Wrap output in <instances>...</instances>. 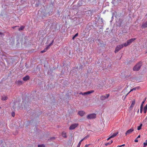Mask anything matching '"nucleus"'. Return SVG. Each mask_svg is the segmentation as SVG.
Instances as JSON below:
<instances>
[{
  "label": "nucleus",
  "instance_id": "nucleus-5",
  "mask_svg": "<svg viewBox=\"0 0 147 147\" xmlns=\"http://www.w3.org/2000/svg\"><path fill=\"white\" fill-rule=\"evenodd\" d=\"M96 114L95 113H93L88 115L87 116V118L88 119H92L95 118Z\"/></svg>",
  "mask_w": 147,
  "mask_h": 147
},
{
  "label": "nucleus",
  "instance_id": "nucleus-1",
  "mask_svg": "<svg viewBox=\"0 0 147 147\" xmlns=\"http://www.w3.org/2000/svg\"><path fill=\"white\" fill-rule=\"evenodd\" d=\"M142 65V63L140 61L138 63L133 67V70L134 71H138Z\"/></svg>",
  "mask_w": 147,
  "mask_h": 147
},
{
  "label": "nucleus",
  "instance_id": "nucleus-44",
  "mask_svg": "<svg viewBox=\"0 0 147 147\" xmlns=\"http://www.w3.org/2000/svg\"><path fill=\"white\" fill-rule=\"evenodd\" d=\"M144 101H143L142 102V104H144Z\"/></svg>",
  "mask_w": 147,
  "mask_h": 147
},
{
  "label": "nucleus",
  "instance_id": "nucleus-12",
  "mask_svg": "<svg viewBox=\"0 0 147 147\" xmlns=\"http://www.w3.org/2000/svg\"><path fill=\"white\" fill-rule=\"evenodd\" d=\"M16 83L18 85H20L22 84L23 82L21 81L18 80L16 82Z\"/></svg>",
  "mask_w": 147,
  "mask_h": 147
},
{
  "label": "nucleus",
  "instance_id": "nucleus-4",
  "mask_svg": "<svg viewBox=\"0 0 147 147\" xmlns=\"http://www.w3.org/2000/svg\"><path fill=\"white\" fill-rule=\"evenodd\" d=\"M79 124L78 123H75L72 124L69 127V129L70 130H72L75 129L77 127Z\"/></svg>",
  "mask_w": 147,
  "mask_h": 147
},
{
  "label": "nucleus",
  "instance_id": "nucleus-33",
  "mask_svg": "<svg viewBox=\"0 0 147 147\" xmlns=\"http://www.w3.org/2000/svg\"><path fill=\"white\" fill-rule=\"evenodd\" d=\"M134 141L135 142H138V138H136L135 140Z\"/></svg>",
  "mask_w": 147,
  "mask_h": 147
},
{
  "label": "nucleus",
  "instance_id": "nucleus-26",
  "mask_svg": "<svg viewBox=\"0 0 147 147\" xmlns=\"http://www.w3.org/2000/svg\"><path fill=\"white\" fill-rule=\"evenodd\" d=\"M84 140V139H82L79 142L78 145L80 146L82 142Z\"/></svg>",
  "mask_w": 147,
  "mask_h": 147
},
{
  "label": "nucleus",
  "instance_id": "nucleus-37",
  "mask_svg": "<svg viewBox=\"0 0 147 147\" xmlns=\"http://www.w3.org/2000/svg\"><path fill=\"white\" fill-rule=\"evenodd\" d=\"M142 109H143V108H140V112L141 113H142Z\"/></svg>",
  "mask_w": 147,
  "mask_h": 147
},
{
  "label": "nucleus",
  "instance_id": "nucleus-39",
  "mask_svg": "<svg viewBox=\"0 0 147 147\" xmlns=\"http://www.w3.org/2000/svg\"><path fill=\"white\" fill-rule=\"evenodd\" d=\"M87 94L86 92H84L83 93V95H85Z\"/></svg>",
  "mask_w": 147,
  "mask_h": 147
},
{
  "label": "nucleus",
  "instance_id": "nucleus-10",
  "mask_svg": "<svg viewBox=\"0 0 147 147\" xmlns=\"http://www.w3.org/2000/svg\"><path fill=\"white\" fill-rule=\"evenodd\" d=\"M62 136L64 138H66L67 137V134L65 131H63L61 133Z\"/></svg>",
  "mask_w": 147,
  "mask_h": 147
},
{
  "label": "nucleus",
  "instance_id": "nucleus-17",
  "mask_svg": "<svg viewBox=\"0 0 147 147\" xmlns=\"http://www.w3.org/2000/svg\"><path fill=\"white\" fill-rule=\"evenodd\" d=\"M135 104V100L132 101L131 104L130 106V108H132Z\"/></svg>",
  "mask_w": 147,
  "mask_h": 147
},
{
  "label": "nucleus",
  "instance_id": "nucleus-8",
  "mask_svg": "<svg viewBox=\"0 0 147 147\" xmlns=\"http://www.w3.org/2000/svg\"><path fill=\"white\" fill-rule=\"evenodd\" d=\"M141 27L142 28H147V21L143 23Z\"/></svg>",
  "mask_w": 147,
  "mask_h": 147
},
{
  "label": "nucleus",
  "instance_id": "nucleus-18",
  "mask_svg": "<svg viewBox=\"0 0 147 147\" xmlns=\"http://www.w3.org/2000/svg\"><path fill=\"white\" fill-rule=\"evenodd\" d=\"M53 40H52L51 42L49 45L47 46V48H46L47 50L49 48V47L50 46H51L53 44Z\"/></svg>",
  "mask_w": 147,
  "mask_h": 147
},
{
  "label": "nucleus",
  "instance_id": "nucleus-48",
  "mask_svg": "<svg viewBox=\"0 0 147 147\" xmlns=\"http://www.w3.org/2000/svg\"><path fill=\"white\" fill-rule=\"evenodd\" d=\"M1 107H0V109H1Z\"/></svg>",
  "mask_w": 147,
  "mask_h": 147
},
{
  "label": "nucleus",
  "instance_id": "nucleus-6",
  "mask_svg": "<svg viewBox=\"0 0 147 147\" xmlns=\"http://www.w3.org/2000/svg\"><path fill=\"white\" fill-rule=\"evenodd\" d=\"M134 129L133 128H131V129H128L125 133V135L127 136L128 135L131 134L133 131Z\"/></svg>",
  "mask_w": 147,
  "mask_h": 147
},
{
  "label": "nucleus",
  "instance_id": "nucleus-16",
  "mask_svg": "<svg viewBox=\"0 0 147 147\" xmlns=\"http://www.w3.org/2000/svg\"><path fill=\"white\" fill-rule=\"evenodd\" d=\"M25 27L24 26H22L20 28L18 29V30L19 31L22 30Z\"/></svg>",
  "mask_w": 147,
  "mask_h": 147
},
{
  "label": "nucleus",
  "instance_id": "nucleus-42",
  "mask_svg": "<svg viewBox=\"0 0 147 147\" xmlns=\"http://www.w3.org/2000/svg\"><path fill=\"white\" fill-rule=\"evenodd\" d=\"M140 135H139L137 138H140Z\"/></svg>",
  "mask_w": 147,
  "mask_h": 147
},
{
  "label": "nucleus",
  "instance_id": "nucleus-22",
  "mask_svg": "<svg viewBox=\"0 0 147 147\" xmlns=\"http://www.w3.org/2000/svg\"><path fill=\"white\" fill-rule=\"evenodd\" d=\"M94 90H91V91H88L87 92H86V93H87V94H91V93H92L93 92H94Z\"/></svg>",
  "mask_w": 147,
  "mask_h": 147
},
{
  "label": "nucleus",
  "instance_id": "nucleus-23",
  "mask_svg": "<svg viewBox=\"0 0 147 147\" xmlns=\"http://www.w3.org/2000/svg\"><path fill=\"white\" fill-rule=\"evenodd\" d=\"M7 99V96H6L3 97L2 98V99L3 100H6Z\"/></svg>",
  "mask_w": 147,
  "mask_h": 147
},
{
  "label": "nucleus",
  "instance_id": "nucleus-28",
  "mask_svg": "<svg viewBox=\"0 0 147 147\" xmlns=\"http://www.w3.org/2000/svg\"><path fill=\"white\" fill-rule=\"evenodd\" d=\"M144 112L145 113H146V112L147 110V107H144Z\"/></svg>",
  "mask_w": 147,
  "mask_h": 147
},
{
  "label": "nucleus",
  "instance_id": "nucleus-31",
  "mask_svg": "<svg viewBox=\"0 0 147 147\" xmlns=\"http://www.w3.org/2000/svg\"><path fill=\"white\" fill-rule=\"evenodd\" d=\"M89 137V136H87L84 137V138H83L82 139H84V140L85 139H87Z\"/></svg>",
  "mask_w": 147,
  "mask_h": 147
},
{
  "label": "nucleus",
  "instance_id": "nucleus-19",
  "mask_svg": "<svg viewBox=\"0 0 147 147\" xmlns=\"http://www.w3.org/2000/svg\"><path fill=\"white\" fill-rule=\"evenodd\" d=\"M113 142V141L112 140L110 141L109 142L105 143V145L106 146H107L108 145H110Z\"/></svg>",
  "mask_w": 147,
  "mask_h": 147
},
{
  "label": "nucleus",
  "instance_id": "nucleus-45",
  "mask_svg": "<svg viewBox=\"0 0 147 147\" xmlns=\"http://www.w3.org/2000/svg\"><path fill=\"white\" fill-rule=\"evenodd\" d=\"M146 98H145L144 99V100H143V101H144V102H145V101H146Z\"/></svg>",
  "mask_w": 147,
  "mask_h": 147
},
{
  "label": "nucleus",
  "instance_id": "nucleus-20",
  "mask_svg": "<svg viewBox=\"0 0 147 147\" xmlns=\"http://www.w3.org/2000/svg\"><path fill=\"white\" fill-rule=\"evenodd\" d=\"M55 137H52L50 138L49 139H48V141H50L51 140L52 141L55 140Z\"/></svg>",
  "mask_w": 147,
  "mask_h": 147
},
{
  "label": "nucleus",
  "instance_id": "nucleus-21",
  "mask_svg": "<svg viewBox=\"0 0 147 147\" xmlns=\"http://www.w3.org/2000/svg\"><path fill=\"white\" fill-rule=\"evenodd\" d=\"M136 89V88H134L132 89L130 91L126 94V96L124 98H125V97L131 91H133L134 90H135Z\"/></svg>",
  "mask_w": 147,
  "mask_h": 147
},
{
  "label": "nucleus",
  "instance_id": "nucleus-35",
  "mask_svg": "<svg viewBox=\"0 0 147 147\" xmlns=\"http://www.w3.org/2000/svg\"><path fill=\"white\" fill-rule=\"evenodd\" d=\"M125 144H123L122 145H120V146H119L120 147H121L122 146H125Z\"/></svg>",
  "mask_w": 147,
  "mask_h": 147
},
{
  "label": "nucleus",
  "instance_id": "nucleus-34",
  "mask_svg": "<svg viewBox=\"0 0 147 147\" xmlns=\"http://www.w3.org/2000/svg\"><path fill=\"white\" fill-rule=\"evenodd\" d=\"M90 144H86L84 147H88L90 145Z\"/></svg>",
  "mask_w": 147,
  "mask_h": 147
},
{
  "label": "nucleus",
  "instance_id": "nucleus-36",
  "mask_svg": "<svg viewBox=\"0 0 147 147\" xmlns=\"http://www.w3.org/2000/svg\"><path fill=\"white\" fill-rule=\"evenodd\" d=\"M18 26H14L12 27V28L13 29H15L16 28L18 27Z\"/></svg>",
  "mask_w": 147,
  "mask_h": 147
},
{
  "label": "nucleus",
  "instance_id": "nucleus-7",
  "mask_svg": "<svg viewBox=\"0 0 147 147\" xmlns=\"http://www.w3.org/2000/svg\"><path fill=\"white\" fill-rule=\"evenodd\" d=\"M109 96V94H106V96H102L100 97V99L101 100H105L106 98H108Z\"/></svg>",
  "mask_w": 147,
  "mask_h": 147
},
{
  "label": "nucleus",
  "instance_id": "nucleus-15",
  "mask_svg": "<svg viewBox=\"0 0 147 147\" xmlns=\"http://www.w3.org/2000/svg\"><path fill=\"white\" fill-rule=\"evenodd\" d=\"M118 132L114 133L112 135L110 136V138H113L116 136L117 134H118Z\"/></svg>",
  "mask_w": 147,
  "mask_h": 147
},
{
  "label": "nucleus",
  "instance_id": "nucleus-3",
  "mask_svg": "<svg viewBox=\"0 0 147 147\" xmlns=\"http://www.w3.org/2000/svg\"><path fill=\"white\" fill-rule=\"evenodd\" d=\"M124 45L123 44H121L119 45L116 47L115 48V52L116 53L118 52L121 49H122L124 47Z\"/></svg>",
  "mask_w": 147,
  "mask_h": 147
},
{
  "label": "nucleus",
  "instance_id": "nucleus-27",
  "mask_svg": "<svg viewBox=\"0 0 147 147\" xmlns=\"http://www.w3.org/2000/svg\"><path fill=\"white\" fill-rule=\"evenodd\" d=\"M147 146V140H146L145 142L144 143V147H146Z\"/></svg>",
  "mask_w": 147,
  "mask_h": 147
},
{
  "label": "nucleus",
  "instance_id": "nucleus-25",
  "mask_svg": "<svg viewBox=\"0 0 147 147\" xmlns=\"http://www.w3.org/2000/svg\"><path fill=\"white\" fill-rule=\"evenodd\" d=\"M142 125V124H141L138 127L137 129L138 130H140V129H141Z\"/></svg>",
  "mask_w": 147,
  "mask_h": 147
},
{
  "label": "nucleus",
  "instance_id": "nucleus-30",
  "mask_svg": "<svg viewBox=\"0 0 147 147\" xmlns=\"http://www.w3.org/2000/svg\"><path fill=\"white\" fill-rule=\"evenodd\" d=\"M46 51V48H45L43 50L41 51L40 53H43L45 52Z\"/></svg>",
  "mask_w": 147,
  "mask_h": 147
},
{
  "label": "nucleus",
  "instance_id": "nucleus-2",
  "mask_svg": "<svg viewBox=\"0 0 147 147\" xmlns=\"http://www.w3.org/2000/svg\"><path fill=\"white\" fill-rule=\"evenodd\" d=\"M136 38H131L127 40V42L123 44L124 47H127L133 41L136 40Z\"/></svg>",
  "mask_w": 147,
  "mask_h": 147
},
{
  "label": "nucleus",
  "instance_id": "nucleus-40",
  "mask_svg": "<svg viewBox=\"0 0 147 147\" xmlns=\"http://www.w3.org/2000/svg\"><path fill=\"white\" fill-rule=\"evenodd\" d=\"M143 104H141V106H140V108H143Z\"/></svg>",
  "mask_w": 147,
  "mask_h": 147
},
{
  "label": "nucleus",
  "instance_id": "nucleus-24",
  "mask_svg": "<svg viewBox=\"0 0 147 147\" xmlns=\"http://www.w3.org/2000/svg\"><path fill=\"white\" fill-rule=\"evenodd\" d=\"M38 147H45V145L44 144H38Z\"/></svg>",
  "mask_w": 147,
  "mask_h": 147
},
{
  "label": "nucleus",
  "instance_id": "nucleus-13",
  "mask_svg": "<svg viewBox=\"0 0 147 147\" xmlns=\"http://www.w3.org/2000/svg\"><path fill=\"white\" fill-rule=\"evenodd\" d=\"M118 132L114 133L112 135L110 136V138H113L116 136L117 134H118Z\"/></svg>",
  "mask_w": 147,
  "mask_h": 147
},
{
  "label": "nucleus",
  "instance_id": "nucleus-47",
  "mask_svg": "<svg viewBox=\"0 0 147 147\" xmlns=\"http://www.w3.org/2000/svg\"><path fill=\"white\" fill-rule=\"evenodd\" d=\"M77 147H80V146H78L77 145Z\"/></svg>",
  "mask_w": 147,
  "mask_h": 147
},
{
  "label": "nucleus",
  "instance_id": "nucleus-46",
  "mask_svg": "<svg viewBox=\"0 0 147 147\" xmlns=\"http://www.w3.org/2000/svg\"><path fill=\"white\" fill-rule=\"evenodd\" d=\"M145 107H147V104L146 105Z\"/></svg>",
  "mask_w": 147,
  "mask_h": 147
},
{
  "label": "nucleus",
  "instance_id": "nucleus-38",
  "mask_svg": "<svg viewBox=\"0 0 147 147\" xmlns=\"http://www.w3.org/2000/svg\"><path fill=\"white\" fill-rule=\"evenodd\" d=\"M3 35L4 36L2 32H0V35Z\"/></svg>",
  "mask_w": 147,
  "mask_h": 147
},
{
  "label": "nucleus",
  "instance_id": "nucleus-43",
  "mask_svg": "<svg viewBox=\"0 0 147 147\" xmlns=\"http://www.w3.org/2000/svg\"><path fill=\"white\" fill-rule=\"evenodd\" d=\"M83 93L81 92L79 94H82V95H83Z\"/></svg>",
  "mask_w": 147,
  "mask_h": 147
},
{
  "label": "nucleus",
  "instance_id": "nucleus-29",
  "mask_svg": "<svg viewBox=\"0 0 147 147\" xmlns=\"http://www.w3.org/2000/svg\"><path fill=\"white\" fill-rule=\"evenodd\" d=\"M78 35V33H76L75 34V35L73 37L72 39L73 40L74 39L75 37L77 36Z\"/></svg>",
  "mask_w": 147,
  "mask_h": 147
},
{
  "label": "nucleus",
  "instance_id": "nucleus-41",
  "mask_svg": "<svg viewBox=\"0 0 147 147\" xmlns=\"http://www.w3.org/2000/svg\"><path fill=\"white\" fill-rule=\"evenodd\" d=\"M111 138H110V136L107 139V140H109Z\"/></svg>",
  "mask_w": 147,
  "mask_h": 147
},
{
  "label": "nucleus",
  "instance_id": "nucleus-9",
  "mask_svg": "<svg viewBox=\"0 0 147 147\" xmlns=\"http://www.w3.org/2000/svg\"><path fill=\"white\" fill-rule=\"evenodd\" d=\"M30 79V77L29 76L27 75L25 77H24L23 78V80L24 81H26L28 80H29Z\"/></svg>",
  "mask_w": 147,
  "mask_h": 147
},
{
  "label": "nucleus",
  "instance_id": "nucleus-32",
  "mask_svg": "<svg viewBox=\"0 0 147 147\" xmlns=\"http://www.w3.org/2000/svg\"><path fill=\"white\" fill-rule=\"evenodd\" d=\"M11 115L12 117H14L15 116V113L14 112H13L11 114Z\"/></svg>",
  "mask_w": 147,
  "mask_h": 147
},
{
  "label": "nucleus",
  "instance_id": "nucleus-11",
  "mask_svg": "<svg viewBox=\"0 0 147 147\" xmlns=\"http://www.w3.org/2000/svg\"><path fill=\"white\" fill-rule=\"evenodd\" d=\"M78 113L80 115L82 116L84 115L85 114V113L83 111H79Z\"/></svg>",
  "mask_w": 147,
  "mask_h": 147
},
{
  "label": "nucleus",
  "instance_id": "nucleus-14",
  "mask_svg": "<svg viewBox=\"0 0 147 147\" xmlns=\"http://www.w3.org/2000/svg\"><path fill=\"white\" fill-rule=\"evenodd\" d=\"M118 132L114 133L112 135L110 136V138H113L116 136L117 134H118Z\"/></svg>",
  "mask_w": 147,
  "mask_h": 147
}]
</instances>
